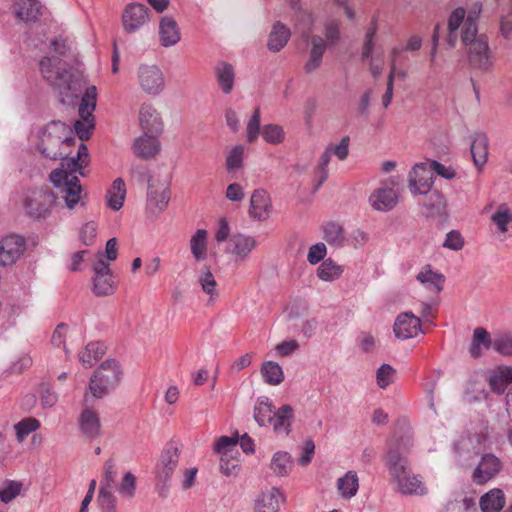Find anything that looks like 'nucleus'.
I'll return each mask as SVG.
<instances>
[{
  "label": "nucleus",
  "mask_w": 512,
  "mask_h": 512,
  "mask_svg": "<svg viewBox=\"0 0 512 512\" xmlns=\"http://www.w3.org/2000/svg\"><path fill=\"white\" fill-rule=\"evenodd\" d=\"M75 144L74 131L62 121H51L38 133L37 149L41 155L47 159L61 160L60 167L51 171L49 179L69 210L83 205L79 176L85 175L83 169L90 161L88 148L83 142L79 144L76 155L70 156Z\"/></svg>",
  "instance_id": "1"
},
{
  "label": "nucleus",
  "mask_w": 512,
  "mask_h": 512,
  "mask_svg": "<svg viewBox=\"0 0 512 512\" xmlns=\"http://www.w3.org/2000/svg\"><path fill=\"white\" fill-rule=\"evenodd\" d=\"M40 71L59 91L60 101L64 105H71L85 84L84 77L78 70L71 67L67 69L58 58L44 57L40 61Z\"/></svg>",
  "instance_id": "2"
},
{
  "label": "nucleus",
  "mask_w": 512,
  "mask_h": 512,
  "mask_svg": "<svg viewBox=\"0 0 512 512\" xmlns=\"http://www.w3.org/2000/svg\"><path fill=\"white\" fill-rule=\"evenodd\" d=\"M482 11L480 3L474 4L468 13L462 7L454 9L447 22L446 42L449 48H454L460 35L461 41L466 42L478 33V20Z\"/></svg>",
  "instance_id": "3"
},
{
  "label": "nucleus",
  "mask_w": 512,
  "mask_h": 512,
  "mask_svg": "<svg viewBox=\"0 0 512 512\" xmlns=\"http://www.w3.org/2000/svg\"><path fill=\"white\" fill-rule=\"evenodd\" d=\"M123 371L114 359H107L94 371L89 380L90 394L101 399L113 391L120 383Z\"/></svg>",
  "instance_id": "4"
},
{
  "label": "nucleus",
  "mask_w": 512,
  "mask_h": 512,
  "mask_svg": "<svg viewBox=\"0 0 512 512\" xmlns=\"http://www.w3.org/2000/svg\"><path fill=\"white\" fill-rule=\"evenodd\" d=\"M63 201V198H60L58 195V191L56 190L55 194L48 190L38 189L29 193L24 200V209L26 214L35 219L41 220L46 219L50 214L52 207L55 202L60 203ZM64 206L69 209L66 204Z\"/></svg>",
  "instance_id": "5"
},
{
  "label": "nucleus",
  "mask_w": 512,
  "mask_h": 512,
  "mask_svg": "<svg viewBox=\"0 0 512 512\" xmlns=\"http://www.w3.org/2000/svg\"><path fill=\"white\" fill-rule=\"evenodd\" d=\"M412 443L410 438H402L391 444L385 457V465L395 483L410 472L406 454Z\"/></svg>",
  "instance_id": "6"
},
{
  "label": "nucleus",
  "mask_w": 512,
  "mask_h": 512,
  "mask_svg": "<svg viewBox=\"0 0 512 512\" xmlns=\"http://www.w3.org/2000/svg\"><path fill=\"white\" fill-rule=\"evenodd\" d=\"M137 83L142 92L150 96L160 95L165 88V76L156 64H140L136 70Z\"/></svg>",
  "instance_id": "7"
},
{
  "label": "nucleus",
  "mask_w": 512,
  "mask_h": 512,
  "mask_svg": "<svg viewBox=\"0 0 512 512\" xmlns=\"http://www.w3.org/2000/svg\"><path fill=\"white\" fill-rule=\"evenodd\" d=\"M462 43L468 48V61L472 67L487 71L493 66L488 40L485 35L476 33L475 36Z\"/></svg>",
  "instance_id": "8"
},
{
  "label": "nucleus",
  "mask_w": 512,
  "mask_h": 512,
  "mask_svg": "<svg viewBox=\"0 0 512 512\" xmlns=\"http://www.w3.org/2000/svg\"><path fill=\"white\" fill-rule=\"evenodd\" d=\"M407 181L412 195H427L434 183L430 161L416 163L410 169Z\"/></svg>",
  "instance_id": "9"
},
{
  "label": "nucleus",
  "mask_w": 512,
  "mask_h": 512,
  "mask_svg": "<svg viewBox=\"0 0 512 512\" xmlns=\"http://www.w3.org/2000/svg\"><path fill=\"white\" fill-rule=\"evenodd\" d=\"M503 461L493 453H484L474 468L471 479L476 485H484L495 479L503 470Z\"/></svg>",
  "instance_id": "10"
},
{
  "label": "nucleus",
  "mask_w": 512,
  "mask_h": 512,
  "mask_svg": "<svg viewBox=\"0 0 512 512\" xmlns=\"http://www.w3.org/2000/svg\"><path fill=\"white\" fill-rule=\"evenodd\" d=\"M98 260L93 265L94 277L92 291L96 296L112 295L116 288L109 264L102 259L99 253Z\"/></svg>",
  "instance_id": "11"
},
{
  "label": "nucleus",
  "mask_w": 512,
  "mask_h": 512,
  "mask_svg": "<svg viewBox=\"0 0 512 512\" xmlns=\"http://www.w3.org/2000/svg\"><path fill=\"white\" fill-rule=\"evenodd\" d=\"M150 21V10L144 4L133 2L126 5L122 13V26L125 32L139 31Z\"/></svg>",
  "instance_id": "12"
},
{
  "label": "nucleus",
  "mask_w": 512,
  "mask_h": 512,
  "mask_svg": "<svg viewBox=\"0 0 512 512\" xmlns=\"http://www.w3.org/2000/svg\"><path fill=\"white\" fill-rule=\"evenodd\" d=\"M393 333L399 340H408L423 333L421 318L411 311L401 312L393 324Z\"/></svg>",
  "instance_id": "13"
},
{
  "label": "nucleus",
  "mask_w": 512,
  "mask_h": 512,
  "mask_svg": "<svg viewBox=\"0 0 512 512\" xmlns=\"http://www.w3.org/2000/svg\"><path fill=\"white\" fill-rule=\"evenodd\" d=\"M26 242L22 236L7 235L0 240V265L14 264L25 251Z\"/></svg>",
  "instance_id": "14"
},
{
  "label": "nucleus",
  "mask_w": 512,
  "mask_h": 512,
  "mask_svg": "<svg viewBox=\"0 0 512 512\" xmlns=\"http://www.w3.org/2000/svg\"><path fill=\"white\" fill-rule=\"evenodd\" d=\"M169 201L170 191L167 185L149 182L146 199V210L149 214L159 215L168 207Z\"/></svg>",
  "instance_id": "15"
},
{
  "label": "nucleus",
  "mask_w": 512,
  "mask_h": 512,
  "mask_svg": "<svg viewBox=\"0 0 512 512\" xmlns=\"http://www.w3.org/2000/svg\"><path fill=\"white\" fill-rule=\"evenodd\" d=\"M84 408L79 416V429L81 434L88 439H94L100 435L101 424L97 411L88 406L89 394L84 396Z\"/></svg>",
  "instance_id": "16"
},
{
  "label": "nucleus",
  "mask_w": 512,
  "mask_h": 512,
  "mask_svg": "<svg viewBox=\"0 0 512 512\" xmlns=\"http://www.w3.org/2000/svg\"><path fill=\"white\" fill-rule=\"evenodd\" d=\"M158 37L165 48L175 46L181 40L180 28L173 17L164 16L159 20Z\"/></svg>",
  "instance_id": "17"
},
{
  "label": "nucleus",
  "mask_w": 512,
  "mask_h": 512,
  "mask_svg": "<svg viewBox=\"0 0 512 512\" xmlns=\"http://www.w3.org/2000/svg\"><path fill=\"white\" fill-rule=\"evenodd\" d=\"M139 123L144 133L159 135L163 131V122L158 111L144 103L139 110Z\"/></svg>",
  "instance_id": "18"
},
{
  "label": "nucleus",
  "mask_w": 512,
  "mask_h": 512,
  "mask_svg": "<svg viewBox=\"0 0 512 512\" xmlns=\"http://www.w3.org/2000/svg\"><path fill=\"white\" fill-rule=\"evenodd\" d=\"M271 209L272 205L268 193L263 189L255 190L250 198V217L258 221H264L269 217Z\"/></svg>",
  "instance_id": "19"
},
{
  "label": "nucleus",
  "mask_w": 512,
  "mask_h": 512,
  "mask_svg": "<svg viewBox=\"0 0 512 512\" xmlns=\"http://www.w3.org/2000/svg\"><path fill=\"white\" fill-rule=\"evenodd\" d=\"M132 149L137 157L148 160L160 152V142L157 135L144 133L134 140Z\"/></svg>",
  "instance_id": "20"
},
{
  "label": "nucleus",
  "mask_w": 512,
  "mask_h": 512,
  "mask_svg": "<svg viewBox=\"0 0 512 512\" xmlns=\"http://www.w3.org/2000/svg\"><path fill=\"white\" fill-rule=\"evenodd\" d=\"M179 461V451L176 446L169 444L163 451L160 463L157 468V476L159 480L167 481L174 470L176 469Z\"/></svg>",
  "instance_id": "21"
},
{
  "label": "nucleus",
  "mask_w": 512,
  "mask_h": 512,
  "mask_svg": "<svg viewBox=\"0 0 512 512\" xmlns=\"http://www.w3.org/2000/svg\"><path fill=\"white\" fill-rule=\"evenodd\" d=\"M369 202L373 209L387 212L392 210L398 203V195L392 188L381 187L370 195Z\"/></svg>",
  "instance_id": "22"
},
{
  "label": "nucleus",
  "mask_w": 512,
  "mask_h": 512,
  "mask_svg": "<svg viewBox=\"0 0 512 512\" xmlns=\"http://www.w3.org/2000/svg\"><path fill=\"white\" fill-rule=\"evenodd\" d=\"M310 43L311 49L309 52V58L304 64V71L307 74L313 73L321 66L323 55L327 48V43L319 35L311 36Z\"/></svg>",
  "instance_id": "23"
},
{
  "label": "nucleus",
  "mask_w": 512,
  "mask_h": 512,
  "mask_svg": "<svg viewBox=\"0 0 512 512\" xmlns=\"http://www.w3.org/2000/svg\"><path fill=\"white\" fill-rule=\"evenodd\" d=\"M284 496L280 489L273 487L262 492L255 501L254 512H279Z\"/></svg>",
  "instance_id": "24"
},
{
  "label": "nucleus",
  "mask_w": 512,
  "mask_h": 512,
  "mask_svg": "<svg viewBox=\"0 0 512 512\" xmlns=\"http://www.w3.org/2000/svg\"><path fill=\"white\" fill-rule=\"evenodd\" d=\"M294 420V410L290 405H283L274 411L270 425L277 435L287 436L291 432Z\"/></svg>",
  "instance_id": "25"
},
{
  "label": "nucleus",
  "mask_w": 512,
  "mask_h": 512,
  "mask_svg": "<svg viewBox=\"0 0 512 512\" xmlns=\"http://www.w3.org/2000/svg\"><path fill=\"white\" fill-rule=\"evenodd\" d=\"M232 254L236 260L244 261L249 254L258 246L257 240L253 236L237 234L231 237Z\"/></svg>",
  "instance_id": "26"
},
{
  "label": "nucleus",
  "mask_w": 512,
  "mask_h": 512,
  "mask_svg": "<svg viewBox=\"0 0 512 512\" xmlns=\"http://www.w3.org/2000/svg\"><path fill=\"white\" fill-rule=\"evenodd\" d=\"M493 349V338L485 328L477 327L473 330L472 340L468 347L469 354L472 358L478 359L482 357L483 350Z\"/></svg>",
  "instance_id": "27"
},
{
  "label": "nucleus",
  "mask_w": 512,
  "mask_h": 512,
  "mask_svg": "<svg viewBox=\"0 0 512 512\" xmlns=\"http://www.w3.org/2000/svg\"><path fill=\"white\" fill-rule=\"evenodd\" d=\"M397 490L404 495L424 496L427 494V488L418 475L407 473L395 482Z\"/></svg>",
  "instance_id": "28"
},
{
  "label": "nucleus",
  "mask_w": 512,
  "mask_h": 512,
  "mask_svg": "<svg viewBox=\"0 0 512 512\" xmlns=\"http://www.w3.org/2000/svg\"><path fill=\"white\" fill-rule=\"evenodd\" d=\"M488 138L486 134L478 132L474 135L470 150L474 165L481 172L488 160Z\"/></svg>",
  "instance_id": "29"
},
{
  "label": "nucleus",
  "mask_w": 512,
  "mask_h": 512,
  "mask_svg": "<svg viewBox=\"0 0 512 512\" xmlns=\"http://www.w3.org/2000/svg\"><path fill=\"white\" fill-rule=\"evenodd\" d=\"M43 7L38 0H17L15 3V14L22 21H36L45 12H41Z\"/></svg>",
  "instance_id": "30"
},
{
  "label": "nucleus",
  "mask_w": 512,
  "mask_h": 512,
  "mask_svg": "<svg viewBox=\"0 0 512 512\" xmlns=\"http://www.w3.org/2000/svg\"><path fill=\"white\" fill-rule=\"evenodd\" d=\"M416 279L424 288L434 293L442 291L445 281L444 275L434 271L430 265L424 266L417 274Z\"/></svg>",
  "instance_id": "31"
},
{
  "label": "nucleus",
  "mask_w": 512,
  "mask_h": 512,
  "mask_svg": "<svg viewBox=\"0 0 512 512\" xmlns=\"http://www.w3.org/2000/svg\"><path fill=\"white\" fill-rule=\"evenodd\" d=\"M215 77L224 94H230L234 88L235 71L231 64L221 61L215 66Z\"/></svg>",
  "instance_id": "32"
},
{
  "label": "nucleus",
  "mask_w": 512,
  "mask_h": 512,
  "mask_svg": "<svg viewBox=\"0 0 512 512\" xmlns=\"http://www.w3.org/2000/svg\"><path fill=\"white\" fill-rule=\"evenodd\" d=\"M491 390L497 394L504 393L506 387L512 383V367L499 366L494 369L488 378Z\"/></svg>",
  "instance_id": "33"
},
{
  "label": "nucleus",
  "mask_w": 512,
  "mask_h": 512,
  "mask_svg": "<svg viewBox=\"0 0 512 512\" xmlns=\"http://www.w3.org/2000/svg\"><path fill=\"white\" fill-rule=\"evenodd\" d=\"M290 36L289 28L281 22H276L269 34L267 48L272 52L282 50L289 41Z\"/></svg>",
  "instance_id": "34"
},
{
  "label": "nucleus",
  "mask_w": 512,
  "mask_h": 512,
  "mask_svg": "<svg viewBox=\"0 0 512 512\" xmlns=\"http://www.w3.org/2000/svg\"><path fill=\"white\" fill-rule=\"evenodd\" d=\"M336 488L339 495L346 500L354 497L359 489V478L355 471H348L337 479Z\"/></svg>",
  "instance_id": "35"
},
{
  "label": "nucleus",
  "mask_w": 512,
  "mask_h": 512,
  "mask_svg": "<svg viewBox=\"0 0 512 512\" xmlns=\"http://www.w3.org/2000/svg\"><path fill=\"white\" fill-rule=\"evenodd\" d=\"M482 512H500L505 505V496L501 489L493 488L481 496L479 501Z\"/></svg>",
  "instance_id": "36"
},
{
  "label": "nucleus",
  "mask_w": 512,
  "mask_h": 512,
  "mask_svg": "<svg viewBox=\"0 0 512 512\" xmlns=\"http://www.w3.org/2000/svg\"><path fill=\"white\" fill-rule=\"evenodd\" d=\"M490 219L496 226L498 233L506 234L512 228V209L507 203H501L497 206Z\"/></svg>",
  "instance_id": "37"
},
{
  "label": "nucleus",
  "mask_w": 512,
  "mask_h": 512,
  "mask_svg": "<svg viewBox=\"0 0 512 512\" xmlns=\"http://www.w3.org/2000/svg\"><path fill=\"white\" fill-rule=\"evenodd\" d=\"M105 354V346L101 342H90L78 353L80 363L92 367Z\"/></svg>",
  "instance_id": "38"
},
{
  "label": "nucleus",
  "mask_w": 512,
  "mask_h": 512,
  "mask_svg": "<svg viewBox=\"0 0 512 512\" xmlns=\"http://www.w3.org/2000/svg\"><path fill=\"white\" fill-rule=\"evenodd\" d=\"M274 414V406L266 397H259L254 406V419L259 426L265 427L271 423Z\"/></svg>",
  "instance_id": "39"
},
{
  "label": "nucleus",
  "mask_w": 512,
  "mask_h": 512,
  "mask_svg": "<svg viewBox=\"0 0 512 512\" xmlns=\"http://www.w3.org/2000/svg\"><path fill=\"white\" fill-rule=\"evenodd\" d=\"M293 464V459L288 452L278 451L271 459L270 468L276 476L285 477L291 472Z\"/></svg>",
  "instance_id": "40"
},
{
  "label": "nucleus",
  "mask_w": 512,
  "mask_h": 512,
  "mask_svg": "<svg viewBox=\"0 0 512 512\" xmlns=\"http://www.w3.org/2000/svg\"><path fill=\"white\" fill-rule=\"evenodd\" d=\"M126 197V187L122 178H117L113 181L110 189L107 192V205L112 210H119Z\"/></svg>",
  "instance_id": "41"
},
{
  "label": "nucleus",
  "mask_w": 512,
  "mask_h": 512,
  "mask_svg": "<svg viewBox=\"0 0 512 512\" xmlns=\"http://www.w3.org/2000/svg\"><path fill=\"white\" fill-rule=\"evenodd\" d=\"M289 6L295 11L296 25L303 26V36H308L312 32L314 18L312 14L303 10L300 6V0H287Z\"/></svg>",
  "instance_id": "42"
},
{
  "label": "nucleus",
  "mask_w": 512,
  "mask_h": 512,
  "mask_svg": "<svg viewBox=\"0 0 512 512\" xmlns=\"http://www.w3.org/2000/svg\"><path fill=\"white\" fill-rule=\"evenodd\" d=\"M260 372L264 381L269 385H279L284 380L282 367L274 361H265Z\"/></svg>",
  "instance_id": "43"
},
{
  "label": "nucleus",
  "mask_w": 512,
  "mask_h": 512,
  "mask_svg": "<svg viewBox=\"0 0 512 512\" xmlns=\"http://www.w3.org/2000/svg\"><path fill=\"white\" fill-rule=\"evenodd\" d=\"M343 267L336 264L332 259L324 260L317 268V276L325 282H332L341 277Z\"/></svg>",
  "instance_id": "44"
},
{
  "label": "nucleus",
  "mask_w": 512,
  "mask_h": 512,
  "mask_svg": "<svg viewBox=\"0 0 512 512\" xmlns=\"http://www.w3.org/2000/svg\"><path fill=\"white\" fill-rule=\"evenodd\" d=\"M324 239L328 244L340 247L345 241V232L343 227L336 222H327L323 225Z\"/></svg>",
  "instance_id": "45"
},
{
  "label": "nucleus",
  "mask_w": 512,
  "mask_h": 512,
  "mask_svg": "<svg viewBox=\"0 0 512 512\" xmlns=\"http://www.w3.org/2000/svg\"><path fill=\"white\" fill-rule=\"evenodd\" d=\"M207 231L198 229L190 239L191 253L197 261L206 258L207 251Z\"/></svg>",
  "instance_id": "46"
},
{
  "label": "nucleus",
  "mask_w": 512,
  "mask_h": 512,
  "mask_svg": "<svg viewBox=\"0 0 512 512\" xmlns=\"http://www.w3.org/2000/svg\"><path fill=\"white\" fill-rule=\"evenodd\" d=\"M97 89L95 86L88 87L79 105V117H93L96 107Z\"/></svg>",
  "instance_id": "47"
},
{
  "label": "nucleus",
  "mask_w": 512,
  "mask_h": 512,
  "mask_svg": "<svg viewBox=\"0 0 512 512\" xmlns=\"http://www.w3.org/2000/svg\"><path fill=\"white\" fill-rule=\"evenodd\" d=\"M493 350L503 356H512V333L504 332L493 337Z\"/></svg>",
  "instance_id": "48"
},
{
  "label": "nucleus",
  "mask_w": 512,
  "mask_h": 512,
  "mask_svg": "<svg viewBox=\"0 0 512 512\" xmlns=\"http://www.w3.org/2000/svg\"><path fill=\"white\" fill-rule=\"evenodd\" d=\"M427 195L428 197L424 202V206L428 210L429 215L441 214L446 207L444 196L436 190L430 191Z\"/></svg>",
  "instance_id": "49"
},
{
  "label": "nucleus",
  "mask_w": 512,
  "mask_h": 512,
  "mask_svg": "<svg viewBox=\"0 0 512 512\" xmlns=\"http://www.w3.org/2000/svg\"><path fill=\"white\" fill-rule=\"evenodd\" d=\"M40 427V422L36 418H25L14 425L16 438L18 442H23L24 439L32 432Z\"/></svg>",
  "instance_id": "50"
},
{
  "label": "nucleus",
  "mask_w": 512,
  "mask_h": 512,
  "mask_svg": "<svg viewBox=\"0 0 512 512\" xmlns=\"http://www.w3.org/2000/svg\"><path fill=\"white\" fill-rule=\"evenodd\" d=\"M245 147L243 145L234 146L226 156V169L229 173L235 172L242 167Z\"/></svg>",
  "instance_id": "51"
},
{
  "label": "nucleus",
  "mask_w": 512,
  "mask_h": 512,
  "mask_svg": "<svg viewBox=\"0 0 512 512\" xmlns=\"http://www.w3.org/2000/svg\"><path fill=\"white\" fill-rule=\"evenodd\" d=\"M263 139L273 145L280 144L284 141L285 132L283 128L276 124H268L261 129Z\"/></svg>",
  "instance_id": "52"
},
{
  "label": "nucleus",
  "mask_w": 512,
  "mask_h": 512,
  "mask_svg": "<svg viewBox=\"0 0 512 512\" xmlns=\"http://www.w3.org/2000/svg\"><path fill=\"white\" fill-rule=\"evenodd\" d=\"M378 30L377 19L373 18L371 21L370 27L367 29L365 34V39L363 43L361 58L368 59L371 58V54L374 48V37Z\"/></svg>",
  "instance_id": "53"
},
{
  "label": "nucleus",
  "mask_w": 512,
  "mask_h": 512,
  "mask_svg": "<svg viewBox=\"0 0 512 512\" xmlns=\"http://www.w3.org/2000/svg\"><path fill=\"white\" fill-rule=\"evenodd\" d=\"M75 133L81 141L88 140L94 129V117H80L74 123Z\"/></svg>",
  "instance_id": "54"
},
{
  "label": "nucleus",
  "mask_w": 512,
  "mask_h": 512,
  "mask_svg": "<svg viewBox=\"0 0 512 512\" xmlns=\"http://www.w3.org/2000/svg\"><path fill=\"white\" fill-rule=\"evenodd\" d=\"M22 483L18 481H7L0 488V499L4 503H8L15 499L21 492Z\"/></svg>",
  "instance_id": "55"
},
{
  "label": "nucleus",
  "mask_w": 512,
  "mask_h": 512,
  "mask_svg": "<svg viewBox=\"0 0 512 512\" xmlns=\"http://www.w3.org/2000/svg\"><path fill=\"white\" fill-rule=\"evenodd\" d=\"M117 490L123 497L132 499L136 490V477L131 472L125 473Z\"/></svg>",
  "instance_id": "56"
},
{
  "label": "nucleus",
  "mask_w": 512,
  "mask_h": 512,
  "mask_svg": "<svg viewBox=\"0 0 512 512\" xmlns=\"http://www.w3.org/2000/svg\"><path fill=\"white\" fill-rule=\"evenodd\" d=\"M395 374V369L389 364H382L376 371L377 385L385 389L392 382Z\"/></svg>",
  "instance_id": "57"
},
{
  "label": "nucleus",
  "mask_w": 512,
  "mask_h": 512,
  "mask_svg": "<svg viewBox=\"0 0 512 512\" xmlns=\"http://www.w3.org/2000/svg\"><path fill=\"white\" fill-rule=\"evenodd\" d=\"M98 502L106 512H113L115 509L116 498L113 495V488L100 486Z\"/></svg>",
  "instance_id": "58"
},
{
  "label": "nucleus",
  "mask_w": 512,
  "mask_h": 512,
  "mask_svg": "<svg viewBox=\"0 0 512 512\" xmlns=\"http://www.w3.org/2000/svg\"><path fill=\"white\" fill-rule=\"evenodd\" d=\"M260 117V110L256 108L246 126L247 141L249 143H254L259 136Z\"/></svg>",
  "instance_id": "59"
},
{
  "label": "nucleus",
  "mask_w": 512,
  "mask_h": 512,
  "mask_svg": "<svg viewBox=\"0 0 512 512\" xmlns=\"http://www.w3.org/2000/svg\"><path fill=\"white\" fill-rule=\"evenodd\" d=\"M198 282L203 292L213 296L216 291L217 282L208 268H205L198 277Z\"/></svg>",
  "instance_id": "60"
},
{
  "label": "nucleus",
  "mask_w": 512,
  "mask_h": 512,
  "mask_svg": "<svg viewBox=\"0 0 512 512\" xmlns=\"http://www.w3.org/2000/svg\"><path fill=\"white\" fill-rule=\"evenodd\" d=\"M96 234L97 224L94 221H89L81 227L79 239L84 245L91 246L95 242Z\"/></svg>",
  "instance_id": "61"
},
{
  "label": "nucleus",
  "mask_w": 512,
  "mask_h": 512,
  "mask_svg": "<svg viewBox=\"0 0 512 512\" xmlns=\"http://www.w3.org/2000/svg\"><path fill=\"white\" fill-rule=\"evenodd\" d=\"M350 138L344 136L336 145L330 144L326 150H330V155H335L339 160H345L349 154Z\"/></svg>",
  "instance_id": "62"
},
{
  "label": "nucleus",
  "mask_w": 512,
  "mask_h": 512,
  "mask_svg": "<svg viewBox=\"0 0 512 512\" xmlns=\"http://www.w3.org/2000/svg\"><path fill=\"white\" fill-rule=\"evenodd\" d=\"M327 254L326 245L322 242L312 245L308 250L307 261L311 265H315L322 261Z\"/></svg>",
  "instance_id": "63"
},
{
  "label": "nucleus",
  "mask_w": 512,
  "mask_h": 512,
  "mask_svg": "<svg viewBox=\"0 0 512 512\" xmlns=\"http://www.w3.org/2000/svg\"><path fill=\"white\" fill-rule=\"evenodd\" d=\"M238 444V439L229 437V436H221L215 446V452L222 454L223 456L233 451Z\"/></svg>",
  "instance_id": "64"
}]
</instances>
